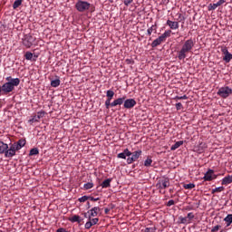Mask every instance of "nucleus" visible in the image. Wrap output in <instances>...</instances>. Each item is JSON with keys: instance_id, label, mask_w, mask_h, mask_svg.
<instances>
[{"instance_id": "nucleus-4", "label": "nucleus", "mask_w": 232, "mask_h": 232, "mask_svg": "<svg viewBox=\"0 0 232 232\" xmlns=\"http://www.w3.org/2000/svg\"><path fill=\"white\" fill-rule=\"evenodd\" d=\"M22 43L25 48H32V46H34V43H35V37L30 34H25L22 39Z\"/></svg>"}, {"instance_id": "nucleus-7", "label": "nucleus", "mask_w": 232, "mask_h": 232, "mask_svg": "<svg viewBox=\"0 0 232 232\" xmlns=\"http://www.w3.org/2000/svg\"><path fill=\"white\" fill-rule=\"evenodd\" d=\"M140 155H142V150H136L134 152H131L130 156L127 159V164H133V162H136V160H139Z\"/></svg>"}, {"instance_id": "nucleus-51", "label": "nucleus", "mask_w": 232, "mask_h": 232, "mask_svg": "<svg viewBox=\"0 0 232 232\" xmlns=\"http://www.w3.org/2000/svg\"><path fill=\"white\" fill-rule=\"evenodd\" d=\"M188 222V218H181V224H186Z\"/></svg>"}, {"instance_id": "nucleus-14", "label": "nucleus", "mask_w": 232, "mask_h": 232, "mask_svg": "<svg viewBox=\"0 0 232 232\" xmlns=\"http://www.w3.org/2000/svg\"><path fill=\"white\" fill-rule=\"evenodd\" d=\"M99 211H101V208L99 207L92 208L90 211H88L89 218H92V217H97V215H99Z\"/></svg>"}, {"instance_id": "nucleus-49", "label": "nucleus", "mask_w": 232, "mask_h": 232, "mask_svg": "<svg viewBox=\"0 0 232 232\" xmlns=\"http://www.w3.org/2000/svg\"><path fill=\"white\" fill-rule=\"evenodd\" d=\"M92 226H93V225H92V222L91 221H87L85 223V229H90L92 227Z\"/></svg>"}, {"instance_id": "nucleus-8", "label": "nucleus", "mask_w": 232, "mask_h": 232, "mask_svg": "<svg viewBox=\"0 0 232 232\" xmlns=\"http://www.w3.org/2000/svg\"><path fill=\"white\" fill-rule=\"evenodd\" d=\"M215 179H217V175L215 174V170L211 169H208L203 177L205 182H211V180H215Z\"/></svg>"}, {"instance_id": "nucleus-36", "label": "nucleus", "mask_w": 232, "mask_h": 232, "mask_svg": "<svg viewBox=\"0 0 232 232\" xmlns=\"http://www.w3.org/2000/svg\"><path fill=\"white\" fill-rule=\"evenodd\" d=\"M183 188L184 189H193V188H195V184L193 183L184 184Z\"/></svg>"}, {"instance_id": "nucleus-28", "label": "nucleus", "mask_w": 232, "mask_h": 232, "mask_svg": "<svg viewBox=\"0 0 232 232\" xmlns=\"http://www.w3.org/2000/svg\"><path fill=\"white\" fill-rule=\"evenodd\" d=\"M164 41L168 39V37H171V30H167L160 35Z\"/></svg>"}, {"instance_id": "nucleus-19", "label": "nucleus", "mask_w": 232, "mask_h": 232, "mask_svg": "<svg viewBox=\"0 0 232 232\" xmlns=\"http://www.w3.org/2000/svg\"><path fill=\"white\" fill-rule=\"evenodd\" d=\"M16 148L19 150H22L26 145V140H19L17 142H14Z\"/></svg>"}, {"instance_id": "nucleus-32", "label": "nucleus", "mask_w": 232, "mask_h": 232, "mask_svg": "<svg viewBox=\"0 0 232 232\" xmlns=\"http://www.w3.org/2000/svg\"><path fill=\"white\" fill-rule=\"evenodd\" d=\"M24 57L27 61H32V59H34V53L31 52H26Z\"/></svg>"}, {"instance_id": "nucleus-20", "label": "nucleus", "mask_w": 232, "mask_h": 232, "mask_svg": "<svg viewBox=\"0 0 232 232\" xmlns=\"http://www.w3.org/2000/svg\"><path fill=\"white\" fill-rule=\"evenodd\" d=\"M5 157L6 159H12V157H15V152L12 149H6L5 152Z\"/></svg>"}, {"instance_id": "nucleus-11", "label": "nucleus", "mask_w": 232, "mask_h": 232, "mask_svg": "<svg viewBox=\"0 0 232 232\" xmlns=\"http://www.w3.org/2000/svg\"><path fill=\"white\" fill-rule=\"evenodd\" d=\"M137 104V102L134 99H127L124 101V108L126 110H131V108H134Z\"/></svg>"}, {"instance_id": "nucleus-21", "label": "nucleus", "mask_w": 232, "mask_h": 232, "mask_svg": "<svg viewBox=\"0 0 232 232\" xmlns=\"http://www.w3.org/2000/svg\"><path fill=\"white\" fill-rule=\"evenodd\" d=\"M6 150H8V144L3 141H0V155H3V153H5Z\"/></svg>"}, {"instance_id": "nucleus-34", "label": "nucleus", "mask_w": 232, "mask_h": 232, "mask_svg": "<svg viewBox=\"0 0 232 232\" xmlns=\"http://www.w3.org/2000/svg\"><path fill=\"white\" fill-rule=\"evenodd\" d=\"M153 163V160H151V158H148L145 161H144V166L146 168H150V166H151V164Z\"/></svg>"}, {"instance_id": "nucleus-30", "label": "nucleus", "mask_w": 232, "mask_h": 232, "mask_svg": "<svg viewBox=\"0 0 232 232\" xmlns=\"http://www.w3.org/2000/svg\"><path fill=\"white\" fill-rule=\"evenodd\" d=\"M115 95V92L109 90L106 92L107 100L111 101L113 99V96Z\"/></svg>"}, {"instance_id": "nucleus-45", "label": "nucleus", "mask_w": 232, "mask_h": 232, "mask_svg": "<svg viewBox=\"0 0 232 232\" xmlns=\"http://www.w3.org/2000/svg\"><path fill=\"white\" fill-rule=\"evenodd\" d=\"M182 108H184V107L182 106V103H180V102L176 103V110H177L178 111H180V110H182Z\"/></svg>"}, {"instance_id": "nucleus-25", "label": "nucleus", "mask_w": 232, "mask_h": 232, "mask_svg": "<svg viewBox=\"0 0 232 232\" xmlns=\"http://www.w3.org/2000/svg\"><path fill=\"white\" fill-rule=\"evenodd\" d=\"M182 144H184V141H182V140L177 141L175 145H172L170 147L171 151H175V150H179V148H180V146H182Z\"/></svg>"}, {"instance_id": "nucleus-29", "label": "nucleus", "mask_w": 232, "mask_h": 232, "mask_svg": "<svg viewBox=\"0 0 232 232\" xmlns=\"http://www.w3.org/2000/svg\"><path fill=\"white\" fill-rule=\"evenodd\" d=\"M21 5H23V0H15L13 4L14 10H17Z\"/></svg>"}, {"instance_id": "nucleus-54", "label": "nucleus", "mask_w": 232, "mask_h": 232, "mask_svg": "<svg viewBox=\"0 0 232 232\" xmlns=\"http://www.w3.org/2000/svg\"><path fill=\"white\" fill-rule=\"evenodd\" d=\"M104 211H105V215H108V213H110L111 209L110 208H105Z\"/></svg>"}, {"instance_id": "nucleus-1", "label": "nucleus", "mask_w": 232, "mask_h": 232, "mask_svg": "<svg viewBox=\"0 0 232 232\" xmlns=\"http://www.w3.org/2000/svg\"><path fill=\"white\" fill-rule=\"evenodd\" d=\"M193 48H195V42L193 39L185 41L181 49L178 52V59L179 61H184V59L188 57V53L192 52Z\"/></svg>"}, {"instance_id": "nucleus-42", "label": "nucleus", "mask_w": 232, "mask_h": 232, "mask_svg": "<svg viewBox=\"0 0 232 232\" xmlns=\"http://www.w3.org/2000/svg\"><path fill=\"white\" fill-rule=\"evenodd\" d=\"M9 149H11L14 153L15 151H19V149H17L15 143L11 144Z\"/></svg>"}, {"instance_id": "nucleus-23", "label": "nucleus", "mask_w": 232, "mask_h": 232, "mask_svg": "<svg viewBox=\"0 0 232 232\" xmlns=\"http://www.w3.org/2000/svg\"><path fill=\"white\" fill-rule=\"evenodd\" d=\"M232 183V176H227L222 179V185L223 186H227V184Z\"/></svg>"}, {"instance_id": "nucleus-47", "label": "nucleus", "mask_w": 232, "mask_h": 232, "mask_svg": "<svg viewBox=\"0 0 232 232\" xmlns=\"http://www.w3.org/2000/svg\"><path fill=\"white\" fill-rule=\"evenodd\" d=\"M220 227H221V226L217 225L212 227L211 232H217V231H218V229H220Z\"/></svg>"}, {"instance_id": "nucleus-31", "label": "nucleus", "mask_w": 232, "mask_h": 232, "mask_svg": "<svg viewBox=\"0 0 232 232\" xmlns=\"http://www.w3.org/2000/svg\"><path fill=\"white\" fill-rule=\"evenodd\" d=\"M225 222L227 223V226H229L232 224V214H228L225 218Z\"/></svg>"}, {"instance_id": "nucleus-50", "label": "nucleus", "mask_w": 232, "mask_h": 232, "mask_svg": "<svg viewBox=\"0 0 232 232\" xmlns=\"http://www.w3.org/2000/svg\"><path fill=\"white\" fill-rule=\"evenodd\" d=\"M89 200H92V202H97V200H100V198H99L89 197Z\"/></svg>"}, {"instance_id": "nucleus-35", "label": "nucleus", "mask_w": 232, "mask_h": 232, "mask_svg": "<svg viewBox=\"0 0 232 232\" xmlns=\"http://www.w3.org/2000/svg\"><path fill=\"white\" fill-rule=\"evenodd\" d=\"M92 188H93V182H88L83 185V188L86 190L92 189Z\"/></svg>"}, {"instance_id": "nucleus-48", "label": "nucleus", "mask_w": 232, "mask_h": 232, "mask_svg": "<svg viewBox=\"0 0 232 232\" xmlns=\"http://www.w3.org/2000/svg\"><path fill=\"white\" fill-rule=\"evenodd\" d=\"M124 5L125 6H130L133 3V0H124Z\"/></svg>"}, {"instance_id": "nucleus-22", "label": "nucleus", "mask_w": 232, "mask_h": 232, "mask_svg": "<svg viewBox=\"0 0 232 232\" xmlns=\"http://www.w3.org/2000/svg\"><path fill=\"white\" fill-rule=\"evenodd\" d=\"M101 186L103 189L106 188H111V179H107L103 180L102 183L101 184Z\"/></svg>"}, {"instance_id": "nucleus-18", "label": "nucleus", "mask_w": 232, "mask_h": 232, "mask_svg": "<svg viewBox=\"0 0 232 232\" xmlns=\"http://www.w3.org/2000/svg\"><path fill=\"white\" fill-rule=\"evenodd\" d=\"M165 40L162 39L161 36L158 37L157 39H155L152 44H151V47L152 48H157V46H160V44H162V43H164Z\"/></svg>"}, {"instance_id": "nucleus-9", "label": "nucleus", "mask_w": 232, "mask_h": 232, "mask_svg": "<svg viewBox=\"0 0 232 232\" xmlns=\"http://www.w3.org/2000/svg\"><path fill=\"white\" fill-rule=\"evenodd\" d=\"M221 52L224 55L223 57V61H225V63H231L232 60V54L231 53H229V51L227 50V47H222L221 48Z\"/></svg>"}, {"instance_id": "nucleus-26", "label": "nucleus", "mask_w": 232, "mask_h": 232, "mask_svg": "<svg viewBox=\"0 0 232 232\" xmlns=\"http://www.w3.org/2000/svg\"><path fill=\"white\" fill-rule=\"evenodd\" d=\"M70 222H77L78 224H81V222H82V218H81L78 215H74L70 218Z\"/></svg>"}, {"instance_id": "nucleus-15", "label": "nucleus", "mask_w": 232, "mask_h": 232, "mask_svg": "<svg viewBox=\"0 0 232 232\" xmlns=\"http://www.w3.org/2000/svg\"><path fill=\"white\" fill-rule=\"evenodd\" d=\"M118 159H126L127 157H131V151L130 150L125 149L123 152L118 154Z\"/></svg>"}, {"instance_id": "nucleus-17", "label": "nucleus", "mask_w": 232, "mask_h": 232, "mask_svg": "<svg viewBox=\"0 0 232 232\" xmlns=\"http://www.w3.org/2000/svg\"><path fill=\"white\" fill-rule=\"evenodd\" d=\"M194 150L195 151H197V153H204V151L206 150V143H199L194 148Z\"/></svg>"}, {"instance_id": "nucleus-6", "label": "nucleus", "mask_w": 232, "mask_h": 232, "mask_svg": "<svg viewBox=\"0 0 232 232\" xmlns=\"http://www.w3.org/2000/svg\"><path fill=\"white\" fill-rule=\"evenodd\" d=\"M231 94L232 89L229 88V86L221 87L218 91V95H219V97H222V99H227V97H229V95Z\"/></svg>"}, {"instance_id": "nucleus-24", "label": "nucleus", "mask_w": 232, "mask_h": 232, "mask_svg": "<svg viewBox=\"0 0 232 232\" xmlns=\"http://www.w3.org/2000/svg\"><path fill=\"white\" fill-rule=\"evenodd\" d=\"M51 86L53 88H57L59 86H61V80L59 78H57L55 80L51 81Z\"/></svg>"}, {"instance_id": "nucleus-13", "label": "nucleus", "mask_w": 232, "mask_h": 232, "mask_svg": "<svg viewBox=\"0 0 232 232\" xmlns=\"http://www.w3.org/2000/svg\"><path fill=\"white\" fill-rule=\"evenodd\" d=\"M224 3H226V0H219L218 3L216 4H210L208 5V10H217V8H218V6H222V5H224Z\"/></svg>"}, {"instance_id": "nucleus-40", "label": "nucleus", "mask_w": 232, "mask_h": 232, "mask_svg": "<svg viewBox=\"0 0 232 232\" xmlns=\"http://www.w3.org/2000/svg\"><path fill=\"white\" fill-rule=\"evenodd\" d=\"M89 221L91 222L92 226H95V224H97L99 222V218H89Z\"/></svg>"}, {"instance_id": "nucleus-3", "label": "nucleus", "mask_w": 232, "mask_h": 232, "mask_svg": "<svg viewBox=\"0 0 232 232\" xmlns=\"http://www.w3.org/2000/svg\"><path fill=\"white\" fill-rule=\"evenodd\" d=\"M170 183H169V178H163L158 181L156 184V188L160 189V193L162 195H166V190L167 188H169Z\"/></svg>"}, {"instance_id": "nucleus-39", "label": "nucleus", "mask_w": 232, "mask_h": 232, "mask_svg": "<svg viewBox=\"0 0 232 232\" xmlns=\"http://www.w3.org/2000/svg\"><path fill=\"white\" fill-rule=\"evenodd\" d=\"M79 202H86V200H90L89 196H82V198H79Z\"/></svg>"}, {"instance_id": "nucleus-56", "label": "nucleus", "mask_w": 232, "mask_h": 232, "mask_svg": "<svg viewBox=\"0 0 232 232\" xmlns=\"http://www.w3.org/2000/svg\"><path fill=\"white\" fill-rule=\"evenodd\" d=\"M0 95H4L3 94V87H0Z\"/></svg>"}, {"instance_id": "nucleus-5", "label": "nucleus", "mask_w": 232, "mask_h": 232, "mask_svg": "<svg viewBox=\"0 0 232 232\" xmlns=\"http://www.w3.org/2000/svg\"><path fill=\"white\" fill-rule=\"evenodd\" d=\"M90 6H92L90 3L82 0H79L75 5V8L78 12H86V10H90Z\"/></svg>"}, {"instance_id": "nucleus-57", "label": "nucleus", "mask_w": 232, "mask_h": 232, "mask_svg": "<svg viewBox=\"0 0 232 232\" xmlns=\"http://www.w3.org/2000/svg\"><path fill=\"white\" fill-rule=\"evenodd\" d=\"M84 217L86 218V217H87V215L85 214V215H84Z\"/></svg>"}, {"instance_id": "nucleus-37", "label": "nucleus", "mask_w": 232, "mask_h": 232, "mask_svg": "<svg viewBox=\"0 0 232 232\" xmlns=\"http://www.w3.org/2000/svg\"><path fill=\"white\" fill-rule=\"evenodd\" d=\"M221 191H224V187H218V188L212 189V194L221 193Z\"/></svg>"}, {"instance_id": "nucleus-10", "label": "nucleus", "mask_w": 232, "mask_h": 232, "mask_svg": "<svg viewBox=\"0 0 232 232\" xmlns=\"http://www.w3.org/2000/svg\"><path fill=\"white\" fill-rule=\"evenodd\" d=\"M45 112L44 111H38L32 119L29 120L30 124H34V122H39L43 117H44Z\"/></svg>"}, {"instance_id": "nucleus-41", "label": "nucleus", "mask_w": 232, "mask_h": 232, "mask_svg": "<svg viewBox=\"0 0 232 232\" xmlns=\"http://www.w3.org/2000/svg\"><path fill=\"white\" fill-rule=\"evenodd\" d=\"M157 228L155 227H146L144 232H156Z\"/></svg>"}, {"instance_id": "nucleus-27", "label": "nucleus", "mask_w": 232, "mask_h": 232, "mask_svg": "<svg viewBox=\"0 0 232 232\" xmlns=\"http://www.w3.org/2000/svg\"><path fill=\"white\" fill-rule=\"evenodd\" d=\"M157 34V24L152 25L147 30V35H151V33Z\"/></svg>"}, {"instance_id": "nucleus-46", "label": "nucleus", "mask_w": 232, "mask_h": 232, "mask_svg": "<svg viewBox=\"0 0 232 232\" xmlns=\"http://www.w3.org/2000/svg\"><path fill=\"white\" fill-rule=\"evenodd\" d=\"M187 218H188V220H193V218H195V215L193 214V212H189L187 215Z\"/></svg>"}, {"instance_id": "nucleus-44", "label": "nucleus", "mask_w": 232, "mask_h": 232, "mask_svg": "<svg viewBox=\"0 0 232 232\" xmlns=\"http://www.w3.org/2000/svg\"><path fill=\"white\" fill-rule=\"evenodd\" d=\"M166 206L168 208H171V206H175V200H173V199L169 200L168 203L166 204Z\"/></svg>"}, {"instance_id": "nucleus-2", "label": "nucleus", "mask_w": 232, "mask_h": 232, "mask_svg": "<svg viewBox=\"0 0 232 232\" xmlns=\"http://www.w3.org/2000/svg\"><path fill=\"white\" fill-rule=\"evenodd\" d=\"M5 81L8 82L2 85V92L4 95L11 93V92H14L15 86L21 84V80L19 78H12L9 76L5 78Z\"/></svg>"}, {"instance_id": "nucleus-12", "label": "nucleus", "mask_w": 232, "mask_h": 232, "mask_svg": "<svg viewBox=\"0 0 232 232\" xmlns=\"http://www.w3.org/2000/svg\"><path fill=\"white\" fill-rule=\"evenodd\" d=\"M125 101H126V96H123L122 98H118L111 102V108H115V106H121V104L124 103Z\"/></svg>"}, {"instance_id": "nucleus-16", "label": "nucleus", "mask_w": 232, "mask_h": 232, "mask_svg": "<svg viewBox=\"0 0 232 232\" xmlns=\"http://www.w3.org/2000/svg\"><path fill=\"white\" fill-rule=\"evenodd\" d=\"M167 25L170 28V30H179V22H173L171 20H168Z\"/></svg>"}, {"instance_id": "nucleus-43", "label": "nucleus", "mask_w": 232, "mask_h": 232, "mask_svg": "<svg viewBox=\"0 0 232 232\" xmlns=\"http://www.w3.org/2000/svg\"><path fill=\"white\" fill-rule=\"evenodd\" d=\"M110 106H111V100L105 101V107L107 110H110Z\"/></svg>"}, {"instance_id": "nucleus-38", "label": "nucleus", "mask_w": 232, "mask_h": 232, "mask_svg": "<svg viewBox=\"0 0 232 232\" xmlns=\"http://www.w3.org/2000/svg\"><path fill=\"white\" fill-rule=\"evenodd\" d=\"M188 100V95H183V96H176L174 98V101H186Z\"/></svg>"}, {"instance_id": "nucleus-53", "label": "nucleus", "mask_w": 232, "mask_h": 232, "mask_svg": "<svg viewBox=\"0 0 232 232\" xmlns=\"http://www.w3.org/2000/svg\"><path fill=\"white\" fill-rule=\"evenodd\" d=\"M56 232H66V228H58Z\"/></svg>"}, {"instance_id": "nucleus-52", "label": "nucleus", "mask_w": 232, "mask_h": 232, "mask_svg": "<svg viewBox=\"0 0 232 232\" xmlns=\"http://www.w3.org/2000/svg\"><path fill=\"white\" fill-rule=\"evenodd\" d=\"M185 209H186V211H191V210H193V207L187 206L185 208Z\"/></svg>"}, {"instance_id": "nucleus-55", "label": "nucleus", "mask_w": 232, "mask_h": 232, "mask_svg": "<svg viewBox=\"0 0 232 232\" xmlns=\"http://www.w3.org/2000/svg\"><path fill=\"white\" fill-rule=\"evenodd\" d=\"M126 63H127V64H131V60L127 59V60H126Z\"/></svg>"}, {"instance_id": "nucleus-33", "label": "nucleus", "mask_w": 232, "mask_h": 232, "mask_svg": "<svg viewBox=\"0 0 232 232\" xmlns=\"http://www.w3.org/2000/svg\"><path fill=\"white\" fill-rule=\"evenodd\" d=\"M30 157L34 156V155H39V149L37 148H34L30 150L29 152Z\"/></svg>"}]
</instances>
